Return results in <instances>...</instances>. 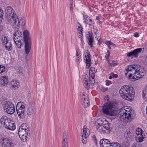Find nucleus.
I'll return each instance as SVG.
<instances>
[{"mask_svg":"<svg viewBox=\"0 0 147 147\" xmlns=\"http://www.w3.org/2000/svg\"><path fill=\"white\" fill-rule=\"evenodd\" d=\"M125 75H128V78L131 81H134L142 78L144 73L142 71L140 66L137 65H128L125 68Z\"/></svg>","mask_w":147,"mask_h":147,"instance_id":"1","label":"nucleus"},{"mask_svg":"<svg viewBox=\"0 0 147 147\" xmlns=\"http://www.w3.org/2000/svg\"><path fill=\"white\" fill-rule=\"evenodd\" d=\"M5 12L8 16V21L13 28L18 29L20 26V21L17 15L14 13V11L10 6L6 7Z\"/></svg>","mask_w":147,"mask_h":147,"instance_id":"2","label":"nucleus"},{"mask_svg":"<svg viewBox=\"0 0 147 147\" xmlns=\"http://www.w3.org/2000/svg\"><path fill=\"white\" fill-rule=\"evenodd\" d=\"M119 94L123 99L129 101H131L134 99L135 91L134 88L130 86L124 85L120 89Z\"/></svg>","mask_w":147,"mask_h":147,"instance_id":"3","label":"nucleus"},{"mask_svg":"<svg viewBox=\"0 0 147 147\" xmlns=\"http://www.w3.org/2000/svg\"><path fill=\"white\" fill-rule=\"evenodd\" d=\"M117 103L115 101H111L105 103L102 111L104 114L111 116H115L117 114Z\"/></svg>","mask_w":147,"mask_h":147,"instance_id":"4","label":"nucleus"},{"mask_svg":"<svg viewBox=\"0 0 147 147\" xmlns=\"http://www.w3.org/2000/svg\"><path fill=\"white\" fill-rule=\"evenodd\" d=\"M132 110L129 107L124 106L121 109L120 112L121 118L127 122L130 121L134 119L132 115Z\"/></svg>","mask_w":147,"mask_h":147,"instance_id":"5","label":"nucleus"},{"mask_svg":"<svg viewBox=\"0 0 147 147\" xmlns=\"http://www.w3.org/2000/svg\"><path fill=\"white\" fill-rule=\"evenodd\" d=\"M0 123L3 127L9 130H13L16 129L15 124L6 116H3L1 117Z\"/></svg>","mask_w":147,"mask_h":147,"instance_id":"6","label":"nucleus"},{"mask_svg":"<svg viewBox=\"0 0 147 147\" xmlns=\"http://www.w3.org/2000/svg\"><path fill=\"white\" fill-rule=\"evenodd\" d=\"M26 105L22 102H19L16 106V110L18 116L19 118L24 119L26 115Z\"/></svg>","mask_w":147,"mask_h":147,"instance_id":"7","label":"nucleus"},{"mask_svg":"<svg viewBox=\"0 0 147 147\" xmlns=\"http://www.w3.org/2000/svg\"><path fill=\"white\" fill-rule=\"evenodd\" d=\"M2 106L5 111L7 113L12 114L15 111L14 105L12 102L9 101H5L2 104Z\"/></svg>","mask_w":147,"mask_h":147,"instance_id":"8","label":"nucleus"},{"mask_svg":"<svg viewBox=\"0 0 147 147\" xmlns=\"http://www.w3.org/2000/svg\"><path fill=\"white\" fill-rule=\"evenodd\" d=\"M93 75H91L89 76L88 78V76L86 75L82 78L83 79V83L85 88L88 89L90 88V85H92L94 83V80L93 78Z\"/></svg>","mask_w":147,"mask_h":147,"instance_id":"9","label":"nucleus"},{"mask_svg":"<svg viewBox=\"0 0 147 147\" xmlns=\"http://www.w3.org/2000/svg\"><path fill=\"white\" fill-rule=\"evenodd\" d=\"M28 129L25 124H22L20 127L18 131V134L19 136H22V135L28 134Z\"/></svg>","mask_w":147,"mask_h":147,"instance_id":"10","label":"nucleus"},{"mask_svg":"<svg viewBox=\"0 0 147 147\" xmlns=\"http://www.w3.org/2000/svg\"><path fill=\"white\" fill-rule=\"evenodd\" d=\"M20 85L18 80H12L8 84V86L11 90H16L19 88Z\"/></svg>","mask_w":147,"mask_h":147,"instance_id":"11","label":"nucleus"},{"mask_svg":"<svg viewBox=\"0 0 147 147\" xmlns=\"http://www.w3.org/2000/svg\"><path fill=\"white\" fill-rule=\"evenodd\" d=\"M18 29L15 28L16 30L15 32L14 33L13 36V40H23V38L22 36V33L20 30H18Z\"/></svg>","mask_w":147,"mask_h":147,"instance_id":"12","label":"nucleus"},{"mask_svg":"<svg viewBox=\"0 0 147 147\" xmlns=\"http://www.w3.org/2000/svg\"><path fill=\"white\" fill-rule=\"evenodd\" d=\"M142 50V48L136 49L132 52L128 53L127 54V56L129 57H131V56H133L134 57H137L138 56L139 54L141 53Z\"/></svg>","mask_w":147,"mask_h":147,"instance_id":"13","label":"nucleus"},{"mask_svg":"<svg viewBox=\"0 0 147 147\" xmlns=\"http://www.w3.org/2000/svg\"><path fill=\"white\" fill-rule=\"evenodd\" d=\"M2 146V147H13V144L11 140L7 138H5L3 139Z\"/></svg>","mask_w":147,"mask_h":147,"instance_id":"14","label":"nucleus"},{"mask_svg":"<svg viewBox=\"0 0 147 147\" xmlns=\"http://www.w3.org/2000/svg\"><path fill=\"white\" fill-rule=\"evenodd\" d=\"M62 144V146H68V135L67 132L65 131L63 132Z\"/></svg>","mask_w":147,"mask_h":147,"instance_id":"15","label":"nucleus"},{"mask_svg":"<svg viewBox=\"0 0 147 147\" xmlns=\"http://www.w3.org/2000/svg\"><path fill=\"white\" fill-rule=\"evenodd\" d=\"M23 35L24 36L23 38L25 42H31L30 35L28 30H26L24 31L23 33Z\"/></svg>","mask_w":147,"mask_h":147,"instance_id":"16","label":"nucleus"},{"mask_svg":"<svg viewBox=\"0 0 147 147\" xmlns=\"http://www.w3.org/2000/svg\"><path fill=\"white\" fill-rule=\"evenodd\" d=\"M110 143L109 140L104 138L101 140L100 142V147H107Z\"/></svg>","mask_w":147,"mask_h":147,"instance_id":"17","label":"nucleus"},{"mask_svg":"<svg viewBox=\"0 0 147 147\" xmlns=\"http://www.w3.org/2000/svg\"><path fill=\"white\" fill-rule=\"evenodd\" d=\"M82 101L83 102V105L85 107H87L89 106L90 104L88 98L84 94H82Z\"/></svg>","mask_w":147,"mask_h":147,"instance_id":"18","label":"nucleus"},{"mask_svg":"<svg viewBox=\"0 0 147 147\" xmlns=\"http://www.w3.org/2000/svg\"><path fill=\"white\" fill-rule=\"evenodd\" d=\"M84 22L86 24H88L90 26L93 23V21L92 18L87 16L85 15L84 16Z\"/></svg>","mask_w":147,"mask_h":147,"instance_id":"19","label":"nucleus"},{"mask_svg":"<svg viewBox=\"0 0 147 147\" xmlns=\"http://www.w3.org/2000/svg\"><path fill=\"white\" fill-rule=\"evenodd\" d=\"M84 59L86 60V68L88 69V68L90 66V61L91 59L90 58V54L87 53Z\"/></svg>","mask_w":147,"mask_h":147,"instance_id":"20","label":"nucleus"},{"mask_svg":"<svg viewBox=\"0 0 147 147\" xmlns=\"http://www.w3.org/2000/svg\"><path fill=\"white\" fill-rule=\"evenodd\" d=\"M8 82V78L5 76H3L0 78V84L3 86L7 85Z\"/></svg>","mask_w":147,"mask_h":147,"instance_id":"21","label":"nucleus"},{"mask_svg":"<svg viewBox=\"0 0 147 147\" xmlns=\"http://www.w3.org/2000/svg\"><path fill=\"white\" fill-rule=\"evenodd\" d=\"M31 42H25V50L26 54H28L30 51Z\"/></svg>","mask_w":147,"mask_h":147,"instance_id":"22","label":"nucleus"},{"mask_svg":"<svg viewBox=\"0 0 147 147\" xmlns=\"http://www.w3.org/2000/svg\"><path fill=\"white\" fill-rule=\"evenodd\" d=\"M86 37L87 38L88 42V45L90 47H92V35L89 34L86 35Z\"/></svg>","mask_w":147,"mask_h":147,"instance_id":"23","label":"nucleus"},{"mask_svg":"<svg viewBox=\"0 0 147 147\" xmlns=\"http://www.w3.org/2000/svg\"><path fill=\"white\" fill-rule=\"evenodd\" d=\"M90 134L89 130V129L86 128V127L84 126L83 128V134L82 135L83 137H87Z\"/></svg>","mask_w":147,"mask_h":147,"instance_id":"24","label":"nucleus"},{"mask_svg":"<svg viewBox=\"0 0 147 147\" xmlns=\"http://www.w3.org/2000/svg\"><path fill=\"white\" fill-rule=\"evenodd\" d=\"M96 128L97 130L100 132L104 133L105 132V127L100 124H98L96 126Z\"/></svg>","mask_w":147,"mask_h":147,"instance_id":"25","label":"nucleus"},{"mask_svg":"<svg viewBox=\"0 0 147 147\" xmlns=\"http://www.w3.org/2000/svg\"><path fill=\"white\" fill-rule=\"evenodd\" d=\"M124 136L127 140H129L132 137L133 134L129 130H127L125 132Z\"/></svg>","mask_w":147,"mask_h":147,"instance_id":"26","label":"nucleus"},{"mask_svg":"<svg viewBox=\"0 0 147 147\" xmlns=\"http://www.w3.org/2000/svg\"><path fill=\"white\" fill-rule=\"evenodd\" d=\"M3 45L5 49L8 51H10L12 49V44L11 42L9 41L6 42V43Z\"/></svg>","mask_w":147,"mask_h":147,"instance_id":"27","label":"nucleus"},{"mask_svg":"<svg viewBox=\"0 0 147 147\" xmlns=\"http://www.w3.org/2000/svg\"><path fill=\"white\" fill-rule=\"evenodd\" d=\"M23 40H13L18 47L21 48L23 46Z\"/></svg>","mask_w":147,"mask_h":147,"instance_id":"28","label":"nucleus"},{"mask_svg":"<svg viewBox=\"0 0 147 147\" xmlns=\"http://www.w3.org/2000/svg\"><path fill=\"white\" fill-rule=\"evenodd\" d=\"M143 136L142 135H136V140L138 142H141L143 141Z\"/></svg>","mask_w":147,"mask_h":147,"instance_id":"29","label":"nucleus"},{"mask_svg":"<svg viewBox=\"0 0 147 147\" xmlns=\"http://www.w3.org/2000/svg\"><path fill=\"white\" fill-rule=\"evenodd\" d=\"M105 43L106 44L108 48L109 49H111V46L112 47H115V45L114 43L111 42V41H106L105 42Z\"/></svg>","mask_w":147,"mask_h":147,"instance_id":"30","label":"nucleus"},{"mask_svg":"<svg viewBox=\"0 0 147 147\" xmlns=\"http://www.w3.org/2000/svg\"><path fill=\"white\" fill-rule=\"evenodd\" d=\"M27 135L28 134H26L22 136H19V137L21 140L23 142H26L28 138Z\"/></svg>","mask_w":147,"mask_h":147,"instance_id":"31","label":"nucleus"},{"mask_svg":"<svg viewBox=\"0 0 147 147\" xmlns=\"http://www.w3.org/2000/svg\"><path fill=\"white\" fill-rule=\"evenodd\" d=\"M135 132L136 135H142V130L140 128H136Z\"/></svg>","mask_w":147,"mask_h":147,"instance_id":"32","label":"nucleus"},{"mask_svg":"<svg viewBox=\"0 0 147 147\" xmlns=\"http://www.w3.org/2000/svg\"><path fill=\"white\" fill-rule=\"evenodd\" d=\"M107 61L109 63V65L110 66H114L117 65V63L114 61L107 60Z\"/></svg>","mask_w":147,"mask_h":147,"instance_id":"33","label":"nucleus"},{"mask_svg":"<svg viewBox=\"0 0 147 147\" xmlns=\"http://www.w3.org/2000/svg\"><path fill=\"white\" fill-rule=\"evenodd\" d=\"M9 41L8 40L7 38L5 36H3L1 38V42H2L3 45H4L6 43V42H7Z\"/></svg>","mask_w":147,"mask_h":147,"instance_id":"34","label":"nucleus"},{"mask_svg":"<svg viewBox=\"0 0 147 147\" xmlns=\"http://www.w3.org/2000/svg\"><path fill=\"white\" fill-rule=\"evenodd\" d=\"M111 147H122L121 145L117 142L111 143Z\"/></svg>","mask_w":147,"mask_h":147,"instance_id":"35","label":"nucleus"},{"mask_svg":"<svg viewBox=\"0 0 147 147\" xmlns=\"http://www.w3.org/2000/svg\"><path fill=\"white\" fill-rule=\"evenodd\" d=\"M95 68L94 67H90L89 71V76L90 77L91 75H92L95 72Z\"/></svg>","mask_w":147,"mask_h":147,"instance_id":"36","label":"nucleus"},{"mask_svg":"<svg viewBox=\"0 0 147 147\" xmlns=\"http://www.w3.org/2000/svg\"><path fill=\"white\" fill-rule=\"evenodd\" d=\"M4 13L3 10L0 7V24L3 18Z\"/></svg>","mask_w":147,"mask_h":147,"instance_id":"37","label":"nucleus"},{"mask_svg":"<svg viewBox=\"0 0 147 147\" xmlns=\"http://www.w3.org/2000/svg\"><path fill=\"white\" fill-rule=\"evenodd\" d=\"M33 113V110L32 107H29L28 109L27 114L29 115L32 114Z\"/></svg>","mask_w":147,"mask_h":147,"instance_id":"38","label":"nucleus"},{"mask_svg":"<svg viewBox=\"0 0 147 147\" xmlns=\"http://www.w3.org/2000/svg\"><path fill=\"white\" fill-rule=\"evenodd\" d=\"M77 29L78 30V32H80V31H83V28L80 25V24L78 23L77 24Z\"/></svg>","mask_w":147,"mask_h":147,"instance_id":"39","label":"nucleus"},{"mask_svg":"<svg viewBox=\"0 0 147 147\" xmlns=\"http://www.w3.org/2000/svg\"><path fill=\"white\" fill-rule=\"evenodd\" d=\"M5 70V67L3 65H0V74L4 72Z\"/></svg>","mask_w":147,"mask_h":147,"instance_id":"40","label":"nucleus"},{"mask_svg":"<svg viewBox=\"0 0 147 147\" xmlns=\"http://www.w3.org/2000/svg\"><path fill=\"white\" fill-rule=\"evenodd\" d=\"M87 137H83L82 136V143L84 144H86L87 142V138H86Z\"/></svg>","mask_w":147,"mask_h":147,"instance_id":"41","label":"nucleus"},{"mask_svg":"<svg viewBox=\"0 0 147 147\" xmlns=\"http://www.w3.org/2000/svg\"><path fill=\"white\" fill-rule=\"evenodd\" d=\"M82 32L83 31H80V32H78V36L79 38H81V39H82Z\"/></svg>","mask_w":147,"mask_h":147,"instance_id":"42","label":"nucleus"},{"mask_svg":"<svg viewBox=\"0 0 147 147\" xmlns=\"http://www.w3.org/2000/svg\"><path fill=\"white\" fill-rule=\"evenodd\" d=\"M142 96L143 97H145V98H147V85L146 87V90L145 91V94H144V92H143Z\"/></svg>","mask_w":147,"mask_h":147,"instance_id":"43","label":"nucleus"},{"mask_svg":"<svg viewBox=\"0 0 147 147\" xmlns=\"http://www.w3.org/2000/svg\"><path fill=\"white\" fill-rule=\"evenodd\" d=\"M105 82H106L105 84L106 85L108 86V85H109L111 84V81L109 80H107Z\"/></svg>","mask_w":147,"mask_h":147,"instance_id":"44","label":"nucleus"},{"mask_svg":"<svg viewBox=\"0 0 147 147\" xmlns=\"http://www.w3.org/2000/svg\"><path fill=\"white\" fill-rule=\"evenodd\" d=\"M76 56V57L80 58L81 56V54H80V53H79L78 51H77Z\"/></svg>","mask_w":147,"mask_h":147,"instance_id":"45","label":"nucleus"},{"mask_svg":"<svg viewBox=\"0 0 147 147\" xmlns=\"http://www.w3.org/2000/svg\"><path fill=\"white\" fill-rule=\"evenodd\" d=\"M111 75L112 76L113 78H116L118 76L117 74H114L113 73H112L111 74Z\"/></svg>","mask_w":147,"mask_h":147,"instance_id":"46","label":"nucleus"},{"mask_svg":"<svg viewBox=\"0 0 147 147\" xmlns=\"http://www.w3.org/2000/svg\"><path fill=\"white\" fill-rule=\"evenodd\" d=\"M22 69L21 67H19V69L17 70V71L19 73H21L22 72Z\"/></svg>","mask_w":147,"mask_h":147,"instance_id":"47","label":"nucleus"},{"mask_svg":"<svg viewBox=\"0 0 147 147\" xmlns=\"http://www.w3.org/2000/svg\"><path fill=\"white\" fill-rule=\"evenodd\" d=\"M107 53H108V55L106 54L105 56V58L107 59V60H108V59H109V57L110 56V55L109 54V51H107Z\"/></svg>","mask_w":147,"mask_h":147,"instance_id":"48","label":"nucleus"},{"mask_svg":"<svg viewBox=\"0 0 147 147\" xmlns=\"http://www.w3.org/2000/svg\"><path fill=\"white\" fill-rule=\"evenodd\" d=\"M131 147H140L139 144H133Z\"/></svg>","mask_w":147,"mask_h":147,"instance_id":"49","label":"nucleus"},{"mask_svg":"<svg viewBox=\"0 0 147 147\" xmlns=\"http://www.w3.org/2000/svg\"><path fill=\"white\" fill-rule=\"evenodd\" d=\"M22 23H21V25L22 26H24V25H25V20H24L23 19L22 20Z\"/></svg>","mask_w":147,"mask_h":147,"instance_id":"50","label":"nucleus"},{"mask_svg":"<svg viewBox=\"0 0 147 147\" xmlns=\"http://www.w3.org/2000/svg\"><path fill=\"white\" fill-rule=\"evenodd\" d=\"M134 36L136 37H138L139 36V34L137 32H135L134 34Z\"/></svg>","mask_w":147,"mask_h":147,"instance_id":"51","label":"nucleus"},{"mask_svg":"<svg viewBox=\"0 0 147 147\" xmlns=\"http://www.w3.org/2000/svg\"><path fill=\"white\" fill-rule=\"evenodd\" d=\"M93 31L94 33L95 34H96L97 33V30L96 28H93Z\"/></svg>","mask_w":147,"mask_h":147,"instance_id":"52","label":"nucleus"},{"mask_svg":"<svg viewBox=\"0 0 147 147\" xmlns=\"http://www.w3.org/2000/svg\"><path fill=\"white\" fill-rule=\"evenodd\" d=\"M80 58H78L76 57V61L77 62H78L79 61V59Z\"/></svg>","mask_w":147,"mask_h":147,"instance_id":"53","label":"nucleus"},{"mask_svg":"<svg viewBox=\"0 0 147 147\" xmlns=\"http://www.w3.org/2000/svg\"><path fill=\"white\" fill-rule=\"evenodd\" d=\"M112 78H113L112 77V76L111 75V74H110V76L109 77V79H111Z\"/></svg>","mask_w":147,"mask_h":147,"instance_id":"54","label":"nucleus"},{"mask_svg":"<svg viewBox=\"0 0 147 147\" xmlns=\"http://www.w3.org/2000/svg\"><path fill=\"white\" fill-rule=\"evenodd\" d=\"M94 142L96 144V138H94Z\"/></svg>","mask_w":147,"mask_h":147,"instance_id":"55","label":"nucleus"},{"mask_svg":"<svg viewBox=\"0 0 147 147\" xmlns=\"http://www.w3.org/2000/svg\"><path fill=\"white\" fill-rule=\"evenodd\" d=\"M98 42H99V44L100 45V44L101 43V40L100 39H99L98 40Z\"/></svg>","mask_w":147,"mask_h":147,"instance_id":"56","label":"nucleus"},{"mask_svg":"<svg viewBox=\"0 0 147 147\" xmlns=\"http://www.w3.org/2000/svg\"><path fill=\"white\" fill-rule=\"evenodd\" d=\"M96 19L97 20H99V17L98 16H96Z\"/></svg>","mask_w":147,"mask_h":147,"instance_id":"57","label":"nucleus"},{"mask_svg":"<svg viewBox=\"0 0 147 147\" xmlns=\"http://www.w3.org/2000/svg\"><path fill=\"white\" fill-rule=\"evenodd\" d=\"M73 7H71V6H70V9L71 10H72V9H73Z\"/></svg>","mask_w":147,"mask_h":147,"instance_id":"58","label":"nucleus"},{"mask_svg":"<svg viewBox=\"0 0 147 147\" xmlns=\"http://www.w3.org/2000/svg\"><path fill=\"white\" fill-rule=\"evenodd\" d=\"M68 146H62V147H67Z\"/></svg>","mask_w":147,"mask_h":147,"instance_id":"59","label":"nucleus"}]
</instances>
